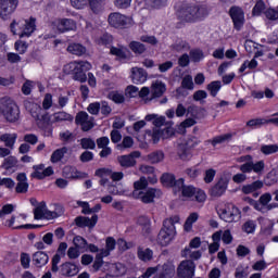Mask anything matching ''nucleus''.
<instances>
[{"label": "nucleus", "instance_id": "nucleus-1", "mask_svg": "<svg viewBox=\"0 0 278 278\" xmlns=\"http://www.w3.org/2000/svg\"><path fill=\"white\" fill-rule=\"evenodd\" d=\"M53 105V96L51 93H46L42 106L38 103L31 102L29 100L24 101V108L29 114L35 118L38 127H45V125H49L51 118L49 117V113L47 110H51Z\"/></svg>", "mask_w": 278, "mask_h": 278}, {"label": "nucleus", "instance_id": "nucleus-2", "mask_svg": "<svg viewBox=\"0 0 278 278\" xmlns=\"http://www.w3.org/2000/svg\"><path fill=\"white\" fill-rule=\"evenodd\" d=\"M207 14H210V11H207V7L188 3L182 4L177 11L178 18L180 21H185L186 23L203 21V18H205Z\"/></svg>", "mask_w": 278, "mask_h": 278}, {"label": "nucleus", "instance_id": "nucleus-3", "mask_svg": "<svg viewBox=\"0 0 278 278\" xmlns=\"http://www.w3.org/2000/svg\"><path fill=\"white\" fill-rule=\"evenodd\" d=\"M179 215H174L163 222V227L157 236V243L161 247H168V244L175 240V236H177L175 225L179 224Z\"/></svg>", "mask_w": 278, "mask_h": 278}, {"label": "nucleus", "instance_id": "nucleus-4", "mask_svg": "<svg viewBox=\"0 0 278 278\" xmlns=\"http://www.w3.org/2000/svg\"><path fill=\"white\" fill-rule=\"evenodd\" d=\"M0 116L7 121V123H16L21 118V109L10 98L0 99Z\"/></svg>", "mask_w": 278, "mask_h": 278}, {"label": "nucleus", "instance_id": "nucleus-5", "mask_svg": "<svg viewBox=\"0 0 278 278\" xmlns=\"http://www.w3.org/2000/svg\"><path fill=\"white\" fill-rule=\"evenodd\" d=\"M10 29L13 36H20V38H29L33 31H36V18L30 17L29 21H13L10 25Z\"/></svg>", "mask_w": 278, "mask_h": 278}, {"label": "nucleus", "instance_id": "nucleus-6", "mask_svg": "<svg viewBox=\"0 0 278 278\" xmlns=\"http://www.w3.org/2000/svg\"><path fill=\"white\" fill-rule=\"evenodd\" d=\"M201 144V139L194 136H189L184 142L178 144L177 153L180 160L184 162L190 160L192 157V149L199 147Z\"/></svg>", "mask_w": 278, "mask_h": 278}, {"label": "nucleus", "instance_id": "nucleus-7", "mask_svg": "<svg viewBox=\"0 0 278 278\" xmlns=\"http://www.w3.org/2000/svg\"><path fill=\"white\" fill-rule=\"evenodd\" d=\"M132 197L144 204L154 203L155 199H160L162 197V190L149 188L141 192L132 191Z\"/></svg>", "mask_w": 278, "mask_h": 278}, {"label": "nucleus", "instance_id": "nucleus-8", "mask_svg": "<svg viewBox=\"0 0 278 278\" xmlns=\"http://www.w3.org/2000/svg\"><path fill=\"white\" fill-rule=\"evenodd\" d=\"M109 24L115 29H125L126 27H131L134 25V20L118 12L111 13L109 15Z\"/></svg>", "mask_w": 278, "mask_h": 278}, {"label": "nucleus", "instance_id": "nucleus-9", "mask_svg": "<svg viewBox=\"0 0 278 278\" xmlns=\"http://www.w3.org/2000/svg\"><path fill=\"white\" fill-rule=\"evenodd\" d=\"M219 218L225 223H236L240 218V208L233 204H226L218 211Z\"/></svg>", "mask_w": 278, "mask_h": 278}, {"label": "nucleus", "instance_id": "nucleus-10", "mask_svg": "<svg viewBox=\"0 0 278 278\" xmlns=\"http://www.w3.org/2000/svg\"><path fill=\"white\" fill-rule=\"evenodd\" d=\"M18 7V0H0V17L8 21Z\"/></svg>", "mask_w": 278, "mask_h": 278}, {"label": "nucleus", "instance_id": "nucleus-11", "mask_svg": "<svg viewBox=\"0 0 278 278\" xmlns=\"http://www.w3.org/2000/svg\"><path fill=\"white\" fill-rule=\"evenodd\" d=\"M52 27L58 29L60 34H64L65 31H75L77 23L72 18H59L52 22Z\"/></svg>", "mask_w": 278, "mask_h": 278}, {"label": "nucleus", "instance_id": "nucleus-12", "mask_svg": "<svg viewBox=\"0 0 278 278\" xmlns=\"http://www.w3.org/2000/svg\"><path fill=\"white\" fill-rule=\"evenodd\" d=\"M195 268L192 260L182 261L177 268V275L179 278H193Z\"/></svg>", "mask_w": 278, "mask_h": 278}, {"label": "nucleus", "instance_id": "nucleus-13", "mask_svg": "<svg viewBox=\"0 0 278 278\" xmlns=\"http://www.w3.org/2000/svg\"><path fill=\"white\" fill-rule=\"evenodd\" d=\"M229 15L233 22L235 29L240 31L244 26V11L240 7H232L229 10Z\"/></svg>", "mask_w": 278, "mask_h": 278}, {"label": "nucleus", "instance_id": "nucleus-14", "mask_svg": "<svg viewBox=\"0 0 278 278\" xmlns=\"http://www.w3.org/2000/svg\"><path fill=\"white\" fill-rule=\"evenodd\" d=\"M156 274L153 278H173L175 277V265L172 263H164L163 265L155 266Z\"/></svg>", "mask_w": 278, "mask_h": 278}, {"label": "nucleus", "instance_id": "nucleus-15", "mask_svg": "<svg viewBox=\"0 0 278 278\" xmlns=\"http://www.w3.org/2000/svg\"><path fill=\"white\" fill-rule=\"evenodd\" d=\"M138 157H140V151H134L130 154L118 156V162L123 168H131L136 165Z\"/></svg>", "mask_w": 278, "mask_h": 278}, {"label": "nucleus", "instance_id": "nucleus-16", "mask_svg": "<svg viewBox=\"0 0 278 278\" xmlns=\"http://www.w3.org/2000/svg\"><path fill=\"white\" fill-rule=\"evenodd\" d=\"M1 168L7 170V173H3V175H12V173H16V170H18V159H16V156L5 157Z\"/></svg>", "mask_w": 278, "mask_h": 278}, {"label": "nucleus", "instance_id": "nucleus-17", "mask_svg": "<svg viewBox=\"0 0 278 278\" xmlns=\"http://www.w3.org/2000/svg\"><path fill=\"white\" fill-rule=\"evenodd\" d=\"M60 274L62 277H75L79 274V267L72 262H65L60 266Z\"/></svg>", "mask_w": 278, "mask_h": 278}, {"label": "nucleus", "instance_id": "nucleus-18", "mask_svg": "<svg viewBox=\"0 0 278 278\" xmlns=\"http://www.w3.org/2000/svg\"><path fill=\"white\" fill-rule=\"evenodd\" d=\"M97 223H99V215L94 214L92 217H84V216H78L75 218V224L77 227H89V229H92Z\"/></svg>", "mask_w": 278, "mask_h": 278}, {"label": "nucleus", "instance_id": "nucleus-19", "mask_svg": "<svg viewBox=\"0 0 278 278\" xmlns=\"http://www.w3.org/2000/svg\"><path fill=\"white\" fill-rule=\"evenodd\" d=\"M16 180L17 185L15 187V192H17V194H26V192L29 190V182H27V174H17Z\"/></svg>", "mask_w": 278, "mask_h": 278}, {"label": "nucleus", "instance_id": "nucleus-20", "mask_svg": "<svg viewBox=\"0 0 278 278\" xmlns=\"http://www.w3.org/2000/svg\"><path fill=\"white\" fill-rule=\"evenodd\" d=\"M65 68L73 70V77L76 81H80L81 84L87 81L88 76H86V72L81 70V66H78L77 63H70Z\"/></svg>", "mask_w": 278, "mask_h": 278}, {"label": "nucleus", "instance_id": "nucleus-21", "mask_svg": "<svg viewBox=\"0 0 278 278\" xmlns=\"http://www.w3.org/2000/svg\"><path fill=\"white\" fill-rule=\"evenodd\" d=\"M33 264L37 268H42V266H47L49 264V254L43 251H38L33 254Z\"/></svg>", "mask_w": 278, "mask_h": 278}, {"label": "nucleus", "instance_id": "nucleus-22", "mask_svg": "<svg viewBox=\"0 0 278 278\" xmlns=\"http://www.w3.org/2000/svg\"><path fill=\"white\" fill-rule=\"evenodd\" d=\"M147 71H144V68H140V67H132L131 68V79L134 81V84H144V81H147Z\"/></svg>", "mask_w": 278, "mask_h": 278}, {"label": "nucleus", "instance_id": "nucleus-23", "mask_svg": "<svg viewBox=\"0 0 278 278\" xmlns=\"http://www.w3.org/2000/svg\"><path fill=\"white\" fill-rule=\"evenodd\" d=\"M49 213L50 211L47 208V203L40 202L38 206H36V208L34 210L35 220H49V217L47 215Z\"/></svg>", "mask_w": 278, "mask_h": 278}, {"label": "nucleus", "instance_id": "nucleus-24", "mask_svg": "<svg viewBox=\"0 0 278 278\" xmlns=\"http://www.w3.org/2000/svg\"><path fill=\"white\" fill-rule=\"evenodd\" d=\"M227 190V180L220 178L218 182L210 190L211 197H223Z\"/></svg>", "mask_w": 278, "mask_h": 278}, {"label": "nucleus", "instance_id": "nucleus-25", "mask_svg": "<svg viewBox=\"0 0 278 278\" xmlns=\"http://www.w3.org/2000/svg\"><path fill=\"white\" fill-rule=\"evenodd\" d=\"M63 177L66 179H83V177H86V174L78 172L77 168L73 166H65L63 168Z\"/></svg>", "mask_w": 278, "mask_h": 278}, {"label": "nucleus", "instance_id": "nucleus-26", "mask_svg": "<svg viewBox=\"0 0 278 278\" xmlns=\"http://www.w3.org/2000/svg\"><path fill=\"white\" fill-rule=\"evenodd\" d=\"M16 138H18V135L16 132L13 134H3L0 136V142L4 143V147L7 149H10L11 151L14 149V144H16Z\"/></svg>", "mask_w": 278, "mask_h": 278}, {"label": "nucleus", "instance_id": "nucleus-27", "mask_svg": "<svg viewBox=\"0 0 278 278\" xmlns=\"http://www.w3.org/2000/svg\"><path fill=\"white\" fill-rule=\"evenodd\" d=\"M87 4L92 14H103L105 10V0H88Z\"/></svg>", "mask_w": 278, "mask_h": 278}, {"label": "nucleus", "instance_id": "nucleus-28", "mask_svg": "<svg viewBox=\"0 0 278 278\" xmlns=\"http://www.w3.org/2000/svg\"><path fill=\"white\" fill-rule=\"evenodd\" d=\"M152 99H157L166 92V85L164 83L156 80L151 86Z\"/></svg>", "mask_w": 278, "mask_h": 278}, {"label": "nucleus", "instance_id": "nucleus-29", "mask_svg": "<svg viewBox=\"0 0 278 278\" xmlns=\"http://www.w3.org/2000/svg\"><path fill=\"white\" fill-rule=\"evenodd\" d=\"M66 153H68V148L66 147L54 150L50 156V162L52 164H58V162H62Z\"/></svg>", "mask_w": 278, "mask_h": 278}, {"label": "nucleus", "instance_id": "nucleus-30", "mask_svg": "<svg viewBox=\"0 0 278 278\" xmlns=\"http://www.w3.org/2000/svg\"><path fill=\"white\" fill-rule=\"evenodd\" d=\"M264 188V182L262 180H256L250 185H245L242 187L243 194H251L253 192H257V190H262Z\"/></svg>", "mask_w": 278, "mask_h": 278}, {"label": "nucleus", "instance_id": "nucleus-31", "mask_svg": "<svg viewBox=\"0 0 278 278\" xmlns=\"http://www.w3.org/2000/svg\"><path fill=\"white\" fill-rule=\"evenodd\" d=\"M137 256L141 262H151V260H153V250L139 247L137 250Z\"/></svg>", "mask_w": 278, "mask_h": 278}, {"label": "nucleus", "instance_id": "nucleus-32", "mask_svg": "<svg viewBox=\"0 0 278 278\" xmlns=\"http://www.w3.org/2000/svg\"><path fill=\"white\" fill-rule=\"evenodd\" d=\"M164 151L156 150L147 155V162H150V164H160V162H164Z\"/></svg>", "mask_w": 278, "mask_h": 278}, {"label": "nucleus", "instance_id": "nucleus-33", "mask_svg": "<svg viewBox=\"0 0 278 278\" xmlns=\"http://www.w3.org/2000/svg\"><path fill=\"white\" fill-rule=\"evenodd\" d=\"M270 201H273V194L266 192V193H263L257 203L261 207V210H258V212H261L262 214H266V206L268 205V203H270Z\"/></svg>", "mask_w": 278, "mask_h": 278}, {"label": "nucleus", "instance_id": "nucleus-34", "mask_svg": "<svg viewBox=\"0 0 278 278\" xmlns=\"http://www.w3.org/2000/svg\"><path fill=\"white\" fill-rule=\"evenodd\" d=\"M110 270L113 277H123V275L127 273V267H125V265H123L122 263H116L110 266Z\"/></svg>", "mask_w": 278, "mask_h": 278}, {"label": "nucleus", "instance_id": "nucleus-35", "mask_svg": "<svg viewBox=\"0 0 278 278\" xmlns=\"http://www.w3.org/2000/svg\"><path fill=\"white\" fill-rule=\"evenodd\" d=\"M129 49L136 55H142V53L147 51V46H144V43H141L140 41H131L129 43Z\"/></svg>", "mask_w": 278, "mask_h": 278}, {"label": "nucleus", "instance_id": "nucleus-36", "mask_svg": "<svg viewBox=\"0 0 278 278\" xmlns=\"http://www.w3.org/2000/svg\"><path fill=\"white\" fill-rule=\"evenodd\" d=\"M73 244L78 251H88V241L81 236H75Z\"/></svg>", "mask_w": 278, "mask_h": 278}, {"label": "nucleus", "instance_id": "nucleus-37", "mask_svg": "<svg viewBox=\"0 0 278 278\" xmlns=\"http://www.w3.org/2000/svg\"><path fill=\"white\" fill-rule=\"evenodd\" d=\"M68 53H72L73 55H84L86 53V47L81 46L80 43H71L67 47Z\"/></svg>", "mask_w": 278, "mask_h": 278}, {"label": "nucleus", "instance_id": "nucleus-38", "mask_svg": "<svg viewBox=\"0 0 278 278\" xmlns=\"http://www.w3.org/2000/svg\"><path fill=\"white\" fill-rule=\"evenodd\" d=\"M220 88H223L220 80H214L206 86V90H208L211 97H216L220 92Z\"/></svg>", "mask_w": 278, "mask_h": 278}, {"label": "nucleus", "instance_id": "nucleus-39", "mask_svg": "<svg viewBox=\"0 0 278 278\" xmlns=\"http://www.w3.org/2000/svg\"><path fill=\"white\" fill-rule=\"evenodd\" d=\"M197 220H199V213H191L185 222V225H184L185 231H192V225H194Z\"/></svg>", "mask_w": 278, "mask_h": 278}, {"label": "nucleus", "instance_id": "nucleus-40", "mask_svg": "<svg viewBox=\"0 0 278 278\" xmlns=\"http://www.w3.org/2000/svg\"><path fill=\"white\" fill-rule=\"evenodd\" d=\"M149 186V180H147V177H140L139 180L134 182V192H143L147 190V187Z\"/></svg>", "mask_w": 278, "mask_h": 278}, {"label": "nucleus", "instance_id": "nucleus-41", "mask_svg": "<svg viewBox=\"0 0 278 278\" xmlns=\"http://www.w3.org/2000/svg\"><path fill=\"white\" fill-rule=\"evenodd\" d=\"M111 55H115L118 60H127V48L111 47Z\"/></svg>", "mask_w": 278, "mask_h": 278}, {"label": "nucleus", "instance_id": "nucleus-42", "mask_svg": "<svg viewBox=\"0 0 278 278\" xmlns=\"http://www.w3.org/2000/svg\"><path fill=\"white\" fill-rule=\"evenodd\" d=\"M60 216H64V206L56 204L54 211H50L47 214L48 220H53V218H60Z\"/></svg>", "mask_w": 278, "mask_h": 278}, {"label": "nucleus", "instance_id": "nucleus-43", "mask_svg": "<svg viewBox=\"0 0 278 278\" xmlns=\"http://www.w3.org/2000/svg\"><path fill=\"white\" fill-rule=\"evenodd\" d=\"M263 125H268V119L266 118H253L247 122L245 126L256 129L257 127H263Z\"/></svg>", "mask_w": 278, "mask_h": 278}, {"label": "nucleus", "instance_id": "nucleus-44", "mask_svg": "<svg viewBox=\"0 0 278 278\" xmlns=\"http://www.w3.org/2000/svg\"><path fill=\"white\" fill-rule=\"evenodd\" d=\"M261 153H263V155H273L278 153V144H263L261 146Z\"/></svg>", "mask_w": 278, "mask_h": 278}, {"label": "nucleus", "instance_id": "nucleus-45", "mask_svg": "<svg viewBox=\"0 0 278 278\" xmlns=\"http://www.w3.org/2000/svg\"><path fill=\"white\" fill-rule=\"evenodd\" d=\"M227 140H231V134L214 137L212 140H208L207 142H210L213 147H216V144H223L224 142H227Z\"/></svg>", "mask_w": 278, "mask_h": 278}, {"label": "nucleus", "instance_id": "nucleus-46", "mask_svg": "<svg viewBox=\"0 0 278 278\" xmlns=\"http://www.w3.org/2000/svg\"><path fill=\"white\" fill-rule=\"evenodd\" d=\"M161 182L163 186H166L167 188L173 187V184L175 182V175L165 173L161 177Z\"/></svg>", "mask_w": 278, "mask_h": 278}, {"label": "nucleus", "instance_id": "nucleus-47", "mask_svg": "<svg viewBox=\"0 0 278 278\" xmlns=\"http://www.w3.org/2000/svg\"><path fill=\"white\" fill-rule=\"evenodd\" d=\"M264 10H266V3H264V1L262 0H258L252 10V15L260 16L264 12Z\"/></svg>", "mask_w": 278, "mask_h": 278}, {"label": "nucleus", "instance_id": "nucleus-48", "mask_svg": "<svg viewBox=\"0 0 278 278\" xmlns=\"http://www.w3.org/2000/svg\"><path fill=\"white\" fill-rule=\"evenodd\" d=\"M54 121H56V123H62V121L72 122L73 115H71L64 111L58 112V113H54Z\"/></svg>", "mask_w": 278, "mask_h": 278}, {"label": "nucleus", "instance_id": "nucleus-49", "mask_svg": "<svg viewBox=\"0 0 278 278\" xmlns=\"http://www.w3.org/2000/svg\"><path fill=\"white\" fill-rule=\"evenodd\" d=\"M180 86L187 90H194V81H192V76L186 75L182 78Z\"/></svg>", "mask_w": 278, "mask_h": 278}, {"label": "nucleus", "instance_id": "nucleus-50", "mask_svg": "<svg viewBox=\"0 0 278 278\" xmlns=\"http://www.w3.org/2000/svg\"><path fill=\"white\" fill-rule=\"evenodd\" d=\"M264 14L267 21H271V22L278 21V9L269 8L264 12Z\"/></svg>", "mask_w": 278, "mask_h": 278}, {"label": "nucleus", "instance_id": "nucleus-51", "mask_svg": "<svg viewBox=\"0 0 278 278\" xmlns=\"http://www.w3.org/2000/svg\"><path fill=\"white\" fill-rule=\"evenodd\" d=\"M255 220H248L242 225V231H244L245 233H254L255 232Z\"/></svg>", "mask_w": 278, "mask_h": 278}, {"label": "nucleus", "instance_id": "nucleus-52", "mask_svg": "<svg viewBox=\"0 0 278 278\" xmlns=\"http://www.w3.org/2000/svg\"><path fill=\"white\" fill-rule=\"evenodd\" d=\"M109 99H111V101H114V103H125V96L116 91L110 92Z\"/></svg>", "mask_w": 278, "mask_h": 278}, {"label": "nucleus", "instance_id": "nucleus-53", "mask_svg": "<svg viewBox=\"0 0 278 278\" xmlns=\"http://www.w3.org/2000/svg\"><path fill=\"white\" fill-rule=\"evenodd\" d=\"M59 138L62 142H73L75 140V135H73L71 130H66V131L60 132Z\"/></svg>", "mask_w": 278, "mask_h": 278}, {"label": "nucleus", "instance_id": "nucleus-54", "mask_svg": "<svg viewBox=\"0 0 278 278\" xmlns=\"http://www.w3.org/2000/svg\"><path fill=\"white\" fill-rule=\"evenodd\" d=\"M182 197H187L188 199H192L194 194H197V189L193 186H185L182 188Z\"/></svg>", "mask_w": 278, "mask_h": 278}, {"label": "nucleus", "instance_id": "nucleus-55", "mask_svg": "<svg viewBox=\"0 0 278 278\" xmlns=\"http://www.w3.org/2000/svg\"><path fill=\"white\" fill-rule=\"evenodd\" d=\"M80 146L83 149H96L97 143L94 142V140L90 139V138H83L80 140Z\"/></svg>", "mask_w": 278, "mask_h": 278}, {"label": "nucleus", "instance_id": "nucleus-56", "mask_svg": "<svg viewBox=\"0 0 278 278\" xmlns=\"http://www.w3.org/2000/svg\"><path fill=\"white\" fill-rule=\"evenodd\" d=\"M118 149H131L134 147V138L127 136L124 137L122 143H119Z\"/></svg>", "mask_w": 278, "mask_h": 278}, {"label": "nucleus", "instance_id": "nucleus-57", "mask_svg": "<svg viewBox=\"0 0 278 278\" xmlns=\"http://www.w3.org/2000/svg\"><path fill=\"white\" fill-rule=\"evenodd\" d=\"M14 212V205L13 204H5L0 210V218H5V216L12 214Z\"/></svg>", "mask_w": 278, "mask_h": 278}, {"label": "nucleus", "instance_id": "nucleus-58", "mask_svg": "<svg viewBox=\"0 0 278 278\" xmlns=\"http://www.w3.org/2000/svg\"><path fill=\"white\" fill-rule=\"evenodd\" d=\"M190 58H191L192 62H201V60H203V58H204L203 51L200 49L191 50Z\"/></svg>", "mask_w": 278, "mask_h": 278}, {"label": "nucleus", "instance_id": "nucleus-59", "mask_svg": "<svg viewBox=\"0 0 278 278\" xmlns=\"http://www.w3.org/2000/svg\"><path fill=\"white\" fill-rule=\"evenodd\" d=\"M89 119H90V116L88 115V113L81 111V112L77 113L75 123H76V125H83V123H86Z\"/></svg>", "mask_w": 278, "mask_h": 278}, {"label": "nucleus", "instance_id": "nucleus-60", "mask_svg": "<svg viewBox=\"0 0 278 278\" xmlns=\"http://www.w3.org/2000/svg\"><path fill=\"white\" fill-rule=\"evenodd\" d=\"M114 5L118 10H127L131 5V0H115Z\"/></svg>", "mask_w": 278, "mask_h": 278}, {"label": "nucleus", "instance_id": "nucleus-61", "mask_svg": "<svg viewBox=\"0 0 278 278\" xmlns=\"http://www.w3.org/2000/svg\"><path fill=\"white\" fill-rule=\"evenodd\" d=\"M23 140L26 144H38V136L34 134H26Z\"/></svg>", "mask_w": 278, "mask_h": 278}, {"label": "nucleus", "instance_id": "nucleus-62", "mask_svg": "<svg viewBox=\"0 0 278 278\" xmlns=\"http://www.w3.org/2000/svg\"><path fill=\"white\" fill-rule=\"evenodd\" d=\"M185 173L188 175V177H190V179H197V177L201 175V169L197 167H189Z\"/></svg>", "mask_w": 278, "mask_h": 278}, {"label": "nucleus", "instance_id": "nucleus-63", "mask_svg": "<svg viewBox=\"0 0 278 278\" xmlns=\"http://www.w3.org/2000/svg\"><path fill=\"white\" fill-rule=\"evenodd\" d=\"M31 262V257L29 256V254L23 252L21 254V264L23 268H29V264Z\"/></svg>", "mask_w": 278, "mask_h": 278}, {"label": "nucleus", "instance_id": "nucleus-64", "mask_svg": "<svg viewBox=\"0 0 278 278\" xmlns=\"http://www.w3.org/2000/svg\"><path fill=\"white\" fill-rule=\"evenodd\" d=\"M79 249H77L76 247H71L67 250V257L70 260H77V257H79Z\"/></svg>", "mask_w": 278, "mask_h": 278}]
</instances>
